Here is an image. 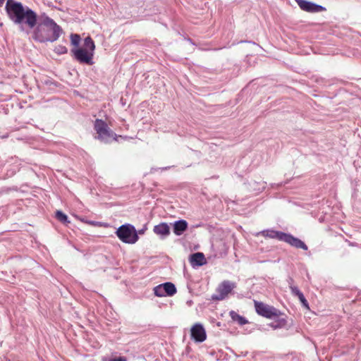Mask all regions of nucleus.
Returning <instances> with one entry per match:
<instances>
[{
    "label": "nucleus",
    "instance_id": "obj_14",
    "mask_svg": "<svg viewBox=\"0 0 361 361\" xmlns=\"http://www.w3.org/2000/svg\"><path fill=\"white\" fill-rule=\"evenodd\" d=\"M262 235L269 238L278 239L281 241L283 240L285 233L274 230H265L262 232Z\"/></svg>",
    "mask_w": 361,
    "mask_h": 361
},
{
    "label": "nucleus",
    "instance_id": "obj_18",
    "mask_svg": "<svg viewBox=\"0 0 361 361\" xmlns=\"http://www.w3.org/2000/svg\"><path fill=\"white\" fill-rule=\"evenodd\" d=\"M56 218L60 222H61L64 224H67L70 223V221H68V216L66 214H65L63 212H62L61 211H56Z\"/></svg>",
    "mask_w": 361,
    "mask_h": 361
},
{
    "label": "nucleus",
    "instance_id": "obj_2",
    "mask_svg": "<svg viewBox=\"0 0 361 361\" xmlns=\"http://www.w3.org/2000/svg\"><path fill=\"white\" fill-rule=\"evenodd\" d=\"M94 129L97 133L95 138L104 143H109L112 140H117L118 135L108 126L106 123L102 119H96L94 123ZM122 137V136H119Z\"/></svg>",
    "mask_w": 361,
    "mask_h": 361
},
{
    "label": "nucleus",
    "instance_id": "obj_25",
    "mask_svg": "<svg viewBox=\"0 0 361 361\" xmlns=\"http://www.w3.org/2000/svg\"><path fill=\"white\" fill-rule=\"evenodd\" d=\"M282 322L285 324L286 323V320L285 319H283Z\"/></svg>",
    "mask_w": 361,
    "mask_h": 361
},
{
    "label": "nucleus",
    "instance_id": "obj_16",
    "mask_svg": "<svg viewBox=\"0 0 361 361\" xmlns=\"http://www.w3.org/2000/svg\"><path fill=\"white\" fill-rule=\"evenodd\" d=\"M229 314L233 321L238 322L240 325H244L248 322L244 317L239 315L233 310L231 311Z\"/></svg>",
    "mask_w": 361,
    "mask_h": 361
},
{
    "label": "nucleus",
    "instance_id": "obj_12",
    "mask_svg": "<svg viewBox=\"0 0 361 361\" xmlns=\"http://www.w3.org/2000/svg\"><path fill=\"white\" fill-rule=\"evenodd\" d=\"M153 231L155 234L160 235L162 238H164L169 235L170 227L166 223L162 222L154 226Z\"/></svg>",
    "mask_w": 361,
    "mask_h": 361
},
{
    "label": "nucleus",
    "instance_id": "obj_10",
    "mask_svg": "<svg viewBox=\"0 0 361 361\" xmlns=\"http://www.w3.org/2000/svg\"><path fill=\"white\" fill-rule=\"evenodd\" d=\"M282 241L287 243L295 248H300L304 250H307V246L303 241L296 237H294L290 233H285Z\"/></svg>",
    "mask_w": 361,
    "mask_h": 361
},
{
    "label": "nucleus",
    "instance_id": "obj_11",
    "mask_svg": "<svg viewBox=\"0 0 361 361\" xmlns=\"http://www.w3.org/2000/svg\"><path fill=\"white\" fill-rule=\"evenodd\" d=\"M189 260L192 267H200L207 263L206 258L202 252H195L190 255Z\"/></svg>",
    "mask_w": 361,
    "mask_h": 361
},
{
    "label": "nucleus",
    "instance_id": "obj_5",
    "mask_svg": "<svg viewBox=\"0 0 361 361\" xmlns=\"http://www.w3.org/2000/svg\"><path fill=\"white\" fill-rule=\"evenodd\" d=\"M255 307L259 315L268 319L278 317L281 314L280 310L262 302L255 301Z\"/></svg>",
    "mask_w": 361,
    "mask_h": 361
},
{
    "label": "nucleus",
    "instance_id": "obj_21",
    "mask_svg": "<svg viewBox=\"0 0 361 361\" xmlns=\"http://www.w3.org/2000/svg\"><path fill=\"white\" fill-rule=\"evenodd\" d=\"M103 361H127V359L125 357H117L108 360H103Z\"/></svg>",
    "mask_w": 361,
    "mask_h": 361
},
{
    "label": "nucleus",
    "instance_id": "obj_23",
    "mask_svg": "<svg viewBox=\"0 0 361 361\" xmlns=\"http://www.w3.org/2000/svg\"><path fill=\"white\" fill-rule=\"evenodd\" d=\"M145 229H146V228H142V229L139 230L138 231H137V234H138V233H139V234H143V233H145Z\"/></svg>",
    "mask_w": 361,
    "mask_h": 361
},
{
    "label": "nucleus",
    "instance_id": "obj_7",
    "mask_svg": "<svg viewBox=\"0 0 361 361\" xmlns=\"http://www.w3.org/2000/svg\"><path fill=\"white\" fill-rule=\"evenodd\" d=\"M71 52L74 58L80 63H85L87 65H92L94 63L92 59L93 53H90L83 48L73 49Z\"/></svg>",
    "mask_w": 361,
    "mask_h": 361
},
{
    "label": "nucleus",
    "instance_id": "obj_22",
    "mask_svg": "<svg viewBox=\"0 0 361 361\" xmlns=\"http://www.w3.org/2000/svg\"><path fill=\"white\" fill-rule=\"evenodd\" d=\"M293 282H294V281L292 278H289L288 279V283L289 288L290 290H291V287H296L295 286L293 285Z\"/></svg>",
    "mask_w": 361,
    "mask_h": 361
},
{
    "label": "nucleus",
    "instance_id": "obj_15",
    "mask_svg": "<svg viewBox=\"0 0 361 361\" xmlns=\"http://www.w3.org/2000/svg\"><path fill=\"white\" fill-rule=\"evenodd\" d=\"M291 293L293 295L298 298L300 302L304 307L309 309V303L307 300L298 287H291Z\"/></svg>",
    "mask_w": 361,
    "mask_h": 361
},
{
    "label": "nucleus",
    "instance_id": "obj_9",
    "mask_svg": "<svg viewBox=\"0 0 361 361\" xmlns=\"http://www.w3.org/2000/svg\"><path fill=\"white\" fill-rule=\"evenodd\" d=\"M190 332L191 338L193 339L195 342L202 343L206 340V331L204 326L201 324L197 323L193 325L191 328Z\"/></svg>",
    "mask_w": 361,
    "mask_h": 361
},
{
    "label": "nucleus",
    "instance_id": "obj_6",
    "mask_svg": "<svg viewBox=\"0 0 361 361\" xmlns=\"http://www.w3.org/2000/svg\"><path fill=\"white\" fill-rule=\"evenodd\" d=\"M176 292V286L171 282H166L154 288V293L157 297L173 296Z\"/></svg>",
    "mask_w": 361,
    "mask_h": 361
},
{
    "label": "nucleus",
    "instance_id": "obj_24",
    "mask_svg": "<svg viewBox=\"0 0 361 361\" xmlns=\"http://www.w3.org/2000/svg\"><path fill=\"white\" fill-rule=\"evenodd\" d=\"M5 0H0V6H1L4 3Z\"/></svg>",
    "mask_w": 361,
    "mask_h": 361
},
{
    "label": "nucleus",
    "instance_id": "obj_19",
    "mask_svg": "<svg viewBox=\"0 0 361 361\" xmlns=\"http://www.w3.org/2000/svg\"><path fill=\"white\" fill-rule=\"evenodd\" d=\"M54 52L58 55H62L68 52L67 48L63 45H58L54 49Z\"/></svg>",
    "mask_w": 361,
    "mask_h": 361
},
{
    "label": "nucleus",
    "instance_id": "obj_3",
    "mask_svg": "<svg viewBox=\"0 0 361 361\" xmlns=\"http://www.w3.org/2000/svg\"><path fill=\"white\" fill-rule=\"evenodd\" d=\"M116 234L123 243L128 244H134L139 238L135 226L130 224L119 226L116 231Z\"/></svg>",
    "mask_w": 361,
    "mask_h": 361
},
{
    "label": "nucleus",
    "instance_id": "obj_13",
    "mask_svg": "<svg viewBox=\"0 0 361 361\" xmlns=\"http://www.w3.org/2000/svg\"><path fill=\"white\" fill-rule=\"evenodd\" d=\"M188 228V222L184 219L176 221L173 226V231L176 235H181Z\"/></svg>",
    "mask_w": 361,
    "mask_h": 361
},
{
    "label": "nucleus",
    "instance_id": "obj_1",
    "mask_svg": "<svg viewBox=\"0 0 361 361\" xmlns=\"http://www.w3.org/2000/svg\"><path fill=\"white\" fill-rule=\"evenodd\" d=\"M5 10L9 19L23 30V25L34 29L32 38L41 43L54 42L58 40L63 33L62 28L47 16L42 17L37 23V13L28 6H24L21 2L7 0Z\"/></svg>",
    "mask_w": 361,
    "mask_h": 361
},
{
    "label": "nucleus",
    "instance_id": "obj_17",
    "mask_svg": "<svg viewBox=\"0 0 361 361\" xmlns=\"http://www.w3.org/2000/svg\"><path fill=\"white\" fill-rule=\"evenodd\" d=\"M85 49L87 50L90 53H94L95 49L94 42L90 37H87L84 40Z\"/></svg>",
    "mask_w": 361,
    "mask_h": 361
},
{
    "label": "nucleus",
    "instance_id": "obj_4",
    "mask_svg": "<svg viewBox=\"0 0 361 361\" xmlns=\"http://www.w3.org/2000/svg\"><path fill=\"white\" fill-rule=\"evenodd\" d=\"M236 283L235 282L225 280L223 281L216 288V293L213 294L211 297L212 300L220 301L224 300L232 290L235 288Z\"/></svg>",
    "mask_w": 361,
    "mask_h": 361
},
{
    "label": "nucleus",
    "instance_id": "obj_8",
    "mask_svg": "<svg viewBox=\"0 0 361 361\" xmlns=\"http://www.w3.org/2000/svg\"><path fill=\"white\" fill-rule=\"evenodd\" d=\"M295 1L302 10L307 12L319 13L326 11L325 7L313 2L307 1L306 0H295Z\"/></svg>",
    "mask_w": 361,
    "mask_h": 361
},
{
    "label": "nucleus",
    "instance_id": "obj_20",
    "mask_svg": "<svg viewBox=\"0 0 361 361\" xmlns=\"http://www.w3.org/2000/svg\"><path fill=\"white\" fill-rule=\"evenodd\" d=\"M71 44L74 46H78L80 41V36L78 34H71Z\"/></svg>",
    "mask_w": 361,
    "mask_h": 361
}]
</instances>
